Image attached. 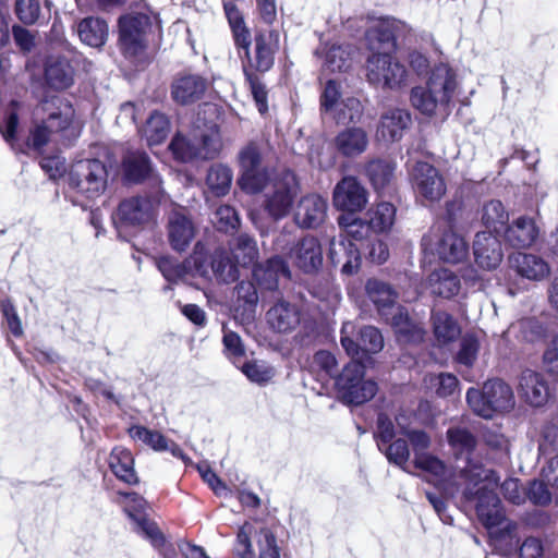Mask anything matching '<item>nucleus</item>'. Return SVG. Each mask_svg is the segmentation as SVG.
Instances as JSON below:
<instances>
[{
    "instance_id": "15",
    "label": "nucleus",
    "mask_w": 558,
    "mask_h": 558,
    "mask_svg": "<svg viewBox=\"0 0 558 558\" xmlns=\"http://www.w3.org/2000/svg\"><path fill=\"white\" fill-rule=\"evenodd\" d=\"M253 526L243 524L236 535L234 551L240 558H280V551L275 535L267 529H262L255 535V546L251 542Z\"/></svg>"
},
{
    "instance_id": "49",
    "label": "nucleus",
    "mask_w": 558,
    "mask_h": 558,
    "mask_svg": "<svg viewBox=\"0 0 558 558\" xmlns=\"http://www.w3.org/2000/svg\"><path fill=\"white\" fill-rule=\"evenodd\" d=\"M194 137L199 150L201 159H213L221 150V137L216 124L208 126L201 133H194Z\"/></svg>"
},
{
    "instance_id": "9",
    "label": "nucleus",
    "mask_w": 558,
    "mask_h": 558,
    "mask_svg": "<svg viewBox=\"0 0 558 558\" xmlns=\"http://www.w3.org/2000/svg\"><path fill=\"white\" fill-rule=\"evenodd\" d=\"M320 110L337 124L360 122L364 107L361 100L351 95H344L336 81L329 80L320 96Z\"/></svg>"
},
{
    "instance_id": "31",
    "label": "nucleus",
    "mask_w": 558,
    "mask_h": 558,
    "mask_svg": "<svg viewBox=\"0 0 558 558\" xmlns=\"http://www.w3.org/2000/svg\"><path fill=\"white\" fill-rule=\"evenodd\" d=\"M539 227L534 218L521 216L512 221L505 231L506 241L513 247H529L537 240Z\"/></svg>"
},
{
    "instance_id": "38",
    "label": "nucleus",
    "mask_w": 558,
    "mask_h": 558,
    "mask_svg": "<svg viewBox=\"0 0 558 558\" xmlns=\"http://www.w3.org/2000/svg\"><path fill=\"white\" fill-rule=\"evenodd\" d=\"M236 299L234 315L242 323H250L255 318L258 303V293L252 281H241L235 287Z\"/></svg>"
},
{
    "instance_id": "28",
    "label": "nucleus",
    "mask_w": 558,
    "mask_h": 558,
    "mask_svg": "<svg viewBox=\"0 0 558 558\" xmlns=\"http://www.w3.org/2000/svg\"><path fill=\"white\" fill-rule=\"evenodd\" d=\"M411 33V27L402 21L393 17H385L369 31L371 40L375 39L383 45V51L391 52L396 49V41L399 38L407 37Z\"/></svg>"
},
{
    "instance_id": "43",
    "label": "nucleus",
    "mask_w": 558,
    "mask_h": 558,
    "mask_svg": "<svg viewBox=\"0 0 558 558\" xmlns=\"http://www.w3.org/2000/svg\"><path fill=\"white\" fill-rule=\"evenodd\" d=\"M109 468L112 473L122 482L132 485L138 482L134 470V459L132 453L122 447L112 449L109 459Z\"/></svg>"
},
{
    "instance_id": "36",
    "label": "nucleus",
    "mask_w": 558,
    "mask_h": 558,
    "mask_svg": "<svg viewBox=\"0 0 558 558\" xmlns=\"http://www.w3.org/2000/svg\"><path fill=\"white\" fill-rule=\"evenodd\" d=\"M206 90V81L196 74H186L173 81L171 95L173 99L182 105L191 104L201 99Z\"/></svg>"
},
{
    "instance_id": "52",
    "label": "nucleus",
    "mask_w": 558,
    "mask_h": 558,
    "mask_svg": "<svg viewBox=\"0 0 558 558\" xmlns=\"http://www.w3.org/2000/svg\"><path fill=\"white\" fill-rule=\"evenodd\" d=\"M169 128V121L165 114L151 113L143 129L147 144L154 146L162 143L168 136Z\"/></svg>"
},
{
    "instance_id": "32",
    "label": "nucleus",
    "mask_w": 558,
    "mask_h": 558,
    "mask_svg": "<svg viewBox=\"0 0 558 558\" xmlns=\"http://www.w3.org/2000/svg\"><path fill=\"white\" fill-rule=\"evenodd\" d=\"M385 320L393 328L399 342L418 343L423 341L425 336L424 328L409 317V313L404 307L399 306L389 316V319Z\"/></svg>"
},
{
    "instance_id": "20",
    "label": "nucleus",
    "mask_w": 558,
    "mask_h": 558,
    "mask_svg": "<svg viewBox=\"0 0 558 558\" xmlns=\"http://www.w3.org/2000/svg\"><path fill=\"white\" fill-rule=\"evenodd\" d=\"M123 175L130 183H141L146 181L150 191L161 187V179L155 172L148 156L142 151L128 154L123 159Z\"/></svg>"
},
{
    "instance_id": "21",
    "label": "nucleus",
    "mask_w": 558,
    "mask_h": 558,
    "mask_svg": "<svg viewBox=\"0 0 558 558\" xmlns=\"http://www.w3.org/2000/svg\"><path fill=\"white\" fill-rule=\"evenodd\" d=\"M327 201L318 194H307L299 201L294 222L302 229H316L327 217Z\"/></svg>"
},
{
    "instance_id": "22",
    "label": "nucleus",
    "mask_w": 558,
    "mask_h": 558,
    "mask_svg": "<svg viewBox=\"0 0 558 558\" xmlns=\"http://www.w3.org/2000/svg\"><path fill=\"white\" fill-rule=\"evenodd\" d=\"M290 258L305 274L318 271L323 265V250L318 239L313 235L302 238L291 248Z\"/></svg>"
},
{
    "instance_id": "17",
    "label": "nucleus",
    "mask_w": 558,
    "mask_h": 558,
    "mask_svg": "<svg viewBox=\"0 0 558 558\" xmlns=\"http://www.w3.org/2000/svg\"><path fill=\"white\" fill-rule=\"evenodd\" d=\"M151 26L148 15L138 13L120 17L119 43L126 57H135L143 52L147 45L146 35Z\"/></svg>"
},
{
    "instance_id": "27",
    "label": "nucleus",
    "mask_w": 558,
    "mask_h": 558,
    "mask_svg": "<svg viewBox=\"0 0 558 558\" xmlns=\"http://www.w3.org/2000/svg\"><path fill=\"white\" fill-rule=\"evenodd\" d=\"M473 253L476 264L487 270L495 269L502 260L501 243L490 231L476 233Z\"/></svg>"
},
{
    "instance_id": "2",
    "label": "nucleus",
    "mask_w": 558,
    "mask_h": 558,
    "mask_svg": "<svg viewBox=\"0 0 558 558\" xmlns=\"http://www.w3.org/2000/svg\"><path fill=\"white\" fill-rule=\"evenodd\" d=\"M47 116L31 131L27 145L37 153L51 142L70 144L81 133L82 122L77 119L73 105L64 97L52 96L40 105Z\"/></svg>"
},
{
    "instance_id": "24",
    "label": "nucleus",
    "mask_w": 558,
    "mask_h": 558,
    "mask_svg": "<svg viewBox=\"0 0 558 558\" xmlns=\"http://www.w3.org/2000/svg\"><path fill=\"white\" fill-rule=\"evenodd\" d=\"M446 439L456 459H465V465L460 469L459 477L471 464H476L470 459L477 446L476 436L466 427L460 424L451 425L446 432Z\"/></svg>"
},
{
    "instance_id": "50",
    "label": "nucleus",
    "mask_w": 558,
    "mask_h": 558,
    "mask_svg": "<svg viewBox=\"0 0 558 558\" xmlns=\"http://www.w3.org/2000/svg\"><path fill=\"white\" fill-rule=\"evenodd\" d=\"M368 227L376 233L388 231L395 222L396 208L391 203L380 202L368 210Z\"/></svg>"
},
{
    "instance_id": "59",
    "label": "nucleus",
    "mask_w": 558,
    "mask_h": 558,
    "mask_svg": "<svg viewBox=\"0 0 558 558\" xmlns=\"http://www.w3.org/2000/svg\"><path fill=\"white\" fill-rule=\"evenodd\" d=\"M214 223L219 231L234 232L240 226L236 210L229 205L219 206L214 214Z\"/></svg>"
},
{
    "instance_id": "14",
    "label": "nucleus",
    "mask_w": 558,
    "mask_h": 558,
    "mask_svg": "<svg viewBox=\"0 0 558 558\" xmlns=\"http://www.w3.org/2000/svg\"><path fill=\"white\" fill-rule=\"evenodd\" d=\"M422 246L424 252L437 254L441 260L447 263L462 262L469 253L465 240L451 229L433 230L422 239Z\"/></svg>"
},
{
    "instance_id": "64",
    "label": "nucleus",
    "mask_w": 558,
    "mask_h": 558,
    "mask_svg": "<svg viewBox=\"0 0 558 558\" xmlns=\"http://www.w3.org/2000/svg\"><path fill=\"white\" fill-rule=\"evenodd\" d=\"M538 450L543 456L558 454V426L547 424L542 429Z\"/></svg>"
},
{
    "instance_id": "11",
    "label": "nucleus",
    "mask_w": 558,
    "mask_h": 558,
    "mask_svg": "<svg viewBox=\"0 0 558 558\" xmlns=\"http://www.w3.org/2000/svg\"><path fill=\"white\" fill-rule=\"evenodd\" d=\"M366 76L369 84L397 90L407 84L408 71L391 52L380 51L367 59Z\"/></svg>"
},
{
    "instance_id": "1",
    "label": "nucleus",
    "mask_w": 558,
    "mask_h": 558,
    "mask_svg": "<svg viewBox=\"0 0 558 558\" xmlns=\"http://www.w3.org/2000/svg\"><path fill=\"white\" fill-rule=\"evenodd\" d=\"M462 481L460 490L464 500L476 501L477 518L489 531L495 548L508 555L518 543L517 524L507 520L501 501L495 493L499 476L482 464H471L463 471Z\"/></svg>"
},
{
    "instance_id": "26",
    "label": "nucleus",
    "mask_w": 558,
    "mask_h": 558,
    "mask_svg": "<svg viewBox=\"0 0 558 558\" xmlns=\"http://www.w3.org/2000/svg\"><path fill=\"white\" fill-rule=\"evenodd\" d=\"M328 257L333 266H341V274L345 276L356 274L361 266L359 247L343 238H333L330 241Z\"/></svg>"
},
{
    "instance_id": "56",
    "label": "nucleus",
    "mask_w": 558,
    "mask_h": 558,
    "mask_svg": "<svg viewBox=\"0 0 558 558\" xmlns=\"http://www.w3.org/2000/svg\"><path fill=\"white\" fill-rule=\"evenodd\" d=\"M424 381L441 398L452 396L459 388L458 378L450 373L430 374L425 376Z\"/></svg>"
},
{
    "instance_id": "19",
    "label": "nucleus",
    "mask_w": 558,
    "mask_h": 558,
    "mask_svg": "<svg viewBox=\"0 0 558 558\" xmlns=\"http://www.w3.org/2000/svg\"><path fill=\"white\" fill-rule=\"evenodd\" d=\"M413 187L427 202H437L446 193V184L439 171L428 162H417L412 170Z\"/></svg>"
},
{
    "instance_id": "54",
    "label": "nucleus",
    "mask_w": 558,
    "mask_h": 558,
    "mask_svg": "<svg viewBox=\"0 0 558 558\" xmlns=\"http://www.w3.org/2000/svg\"><path fill=\"white\" fill-rule=\"evenodd\" d=\"M170 149L174 158L183 162L201 159L194 136L189 138L180 134L175 135L170 143Z\"/></svg>"
},
{
    "instance_id": "63",
    "label": "nucleus",
    "mask_w": 558,
    "mask_h": 558,
    "mask_svg": "<svg viewBox=\"0 0 558 558\" xmlns=\"http://www.w3.org/2000/svg\"><path fill=\"white\" fill-rule=\"evenodd\" d=\"M14 11L23 24L33 25L40 15L39 0H15Z\"/></svg>"
},
{
    "instance_id": "51",
    "label": "nucleus",
    "mask_w": 558,
    "mask_h": 558,
    "mask_svg": "<svg viewBox=\"0 0 558 558\" xmlns=\"http://www.w3.org/2000/svg\"><path fill=\"white\" fill-rule=\"evenodd\" d=\"M231 255L241 267L254 264L258 257L256 241L247 234H240L231 244Z\"/></svg>"
},
{
    "instance_id": "48",
    "label": "nucleus",
    "mask_w": 558,
    "mask_h": 558,
    "mask_svg": "<svg viewBox=\"0 0 558 558\" xmlns=\"http://www.w3.org/2000/svg\"><path fill=\"white\" fill-rule=\"evenodd\" d=\"M393 171V165L381 159L372 160L366 166V174L377 192H385L390 187Z\"/></svg>"
},
{
    "instance_id": "34",
    "label": "nucleus",
    "mask_w": 558,
    "mask_h": 558,
    "mask_svg": "<svg viewBox=\"0 0 558 558\" xmlns=\"http://www.w3.org/2000/svg\"><path fill=\"white\" fill-rule=\"evenodd\" d=\"M192 265L198 276L204 278L209 277V270L205 259L196 254L184 264H180L169 257H160L157 260V268L169 282H177L182 279L186 272V267H191Z\"/></svg>"
},
{
    "instance_id": "45",
    "label": "nucleus",
    "mask_w": 558,
    "mask_h": 558,
    "mask_svg": "<svg viewBox=\"0 0 558 558\" xmlns=\"http://www.w3.org/2000/svg\"><path fill=\"white\" fill-rule=\"evenodd\" d=\"M232 180V169L228 165L218 162L208 168L205 185L214 196L221 197L229 193Z\"/></svg>"
},
{
    "instance_id": "8",
    "label": "nucleus",
    "mask_w": 558,
    "mask_h": 558,
    "mask_svg": "<svg viewBox=\"0 0 558 558\" xmlns=\"http://www.w3.org/2000/svg\"><path fill=\"white\" fill-rule=\"evenodd\" d=\"M364 375V365L355 360L349 362L337 375L335 387L343 402L359 405L376 395L377 384L372 379H365Z\"/></svg>"
},
{
    "instance_id": "41",
    "label": "nucleus",
    "mask_w": 558,
    "mask_h": 558,
    "mask_svg": "<svg viewBox=\"0 0 558 558\" xmlns=\"http://www.w3.org/2000/svg\"><path fill=\"white\" fill-rule=\"evenodd\" d=\"M76 33L86 46L100 48L108 39L109 28L105 20L88 16L76 24Z\"/></svg>"
},
{
    "instance_id": "23",
    "label": "nucleus",
    "mask_w": 558,
    "mask_h": 558,
    "mask_svg": "<svg viewBox=\"0 0 558 558\" xmlns=\"http://www.w3.org/2000/svg\"><path fill=\"white\" fill-rule=\"evenodd\" d=\"M518 391L527 404L535 408L546 404L550 397V389L544 375L532 369L521 373Z\"/></svg>"
},
{
    "instance_id": "25",
    "label": "nucleus",
    "mask_w": 558,
    "mask_h": 558,
    "mask_svg": "<svg viewBox=\"0 0 558 558\" xmlns=\"http://www.w3.org/2000/svg\"><path fill=\"white\" fill-rule=\"evenodd\" d=\"M168 239L174 251L183 252L195 235V227L183 208L173 209L168 216Z\"/></svg>"
},
{
    "instance_id": "57",
    "label": "nucleus",
    "mask_w": 558,
    "mask_h": 558,
    "mask_svg": "<svg viewBox=\"0 0 558 558\" xmlns=\"http://www.w3.org/2000/svg\"><path fill=\"white\" fill-rule=\"evenodd\" d=\"M130 518L136 523V531L156 548H161L165 545V537L159 530L158 525L145 517V514L135 515L130 512Z\"/></svg>"
},
{
    "instance_id": "18",
    "label": "nucleus",
    "mask_w": 558,
    "mask_h": 558,
    "mask_svg": "<svg viewBox=\"0 0 558 558\" xmlns=\"http://www.w3.org/2000/svg\"><path fill=\"white\" fill-rule=\"evenodd\" d=\"M332 202L337 209L353 214L365 208L368 193L356 178L344 177L333 189Z\"/></svg>"
},
{
    "instance_id": "60",
    "label": "nucleus",
    "mask_w": 558,
    "mask_h": 558,
    "mask_svg": "<svg viewBox=\"0 0 558 558\" xmlns=\"http://www.w3.org/2000/svg\"><path fill=\"white\" fill-rule=\"evenodd\" d=\"M244 76L258 111L262 114L266 113L268 111V92L265 84L256 73H251L247 70Z\"/></svg>"
},
{
    "instance_id": "47",
    "label": "nucleus",
    "mask_w": 558,
    "mask_h": 558,
    "mask_svg": "<svg viewBox=\"0 0 558 558\" xmlns=\"http://www.w3.org/2000/svg\"><path fill=\"white\" fill-rule=\"evenodd\" d=\"M240 265L233 259L232 255H230L227 251L219 248L216 250L211 256L210 269L215 277L225 283L235 281L239 274ZM207 268H209L207 266Z\"/></svg>"
},
{
    "instance_id": "33",
    "label": "nucleus",
    "mask_w": 558,
    "mask_h": 558,
    "mask_svg": "<svg viewBox=\"0 0 558 558\" xmlns=\"http://www.w3.org/2000/svg\"><path fill=\"white\" fill-rule=\"evenodd\" d=\"M365 290L384 319H389V316L399 307L396 304L397 292L388 283L378 279H368Z\"/></svg>"
},
{
    "instance_id": "40",
    "label": "nucleus",
    "mask_w": 558,
    "mask_h": 558,
    "mask_svg": "<svg viewBox=\"0 0 558 558\" xmlns=\"http://www.w3.org/2000/svg\"><path fill=\"white\" fill-rule=\"evenodd\" d=\"M509 260L520 276L530 280H542L549 274L548 264L533 254L514 253Z\"/></svg>"
},
{
    "instance_id": "3",
    "label": "nucleus",
    "mask_w": 558,
    "mask_h": 558,
    "mask_svg": "<svg viewBox=\"0 0 558 558\" xmlns=\"http://www.w3.org/2000/svg\"><path fill=\"white\" fill-rule=\"evenodd\" d=\"M457 85L454 71L441 63L434 68L426 86H415L411 89L410 102L423 116L446 117L449 114V105Z\"/></svg>"
},
{
    "instance_id": "42",
    "label": "nucleus",
    "mask_w": 558,
    "mask_h": 558,
    "mask_svg": "<svg viewBox=\"0 0 558 558\" xmlns=\"http://www.w3.org/2000/svg\"><path fill=\"white\" fill-rule=\"evenodd\" d=\"M427 288L435 295L450 299L459 293L461 284L459 277L453 271L439 268L428 276Z\"/></svg>"
},
{
    "instance_id": "4",
    "label": "nucleus",
    "mask_w": 558,
    "mask_h": 558,
    "mask_svg": "<svg viewBox=\"0 0 558 558\" xmlns=\"http://www.w3.org/2000/svg\"><path fill=\"white\" fill-rule=\"evenodd\" d=\"M414 465L427 474V481L432 482L440 492H426V498L433 506L439 519L451 524L452 518L447 512V499L453 498L463 485V481L458 476H451L445 462L439 458L427 453L420 454L414 459Z\"/></svg>"
},
{
    "instance_id": "61",
    "label": "nucleus",
    "mask_w": 558,
    "mask_h": 558,
    "mask_svg": "<svg viewBox=\"0 0 558 558\" xmlns=\"http://www.w3.org/2000/svg\"><path fill=\"white\" fill-rule=\"evenodd\" d=\"M241 371L251 381L256 384H265L275 375L274 368L262 361L246 362L242 365Z\"/></svg>"
},
{
    "instance_id": "13",
    "label": "nucleus",
    "mask_w": 558,
    "mask_h": 558,
    "mask_svg": "<svg viewBox=\"0 0 558 558\" xmlns=\"http://www.w3.org/2000/svg\"><path fill=\"white\" fill-rule=\"evenodd\" d=\"M340 343L348 355L356 357L361 352L375 354L383 350L384 338L378 328L364 326L357 330L352 322L343 323Z\"/></svg>"
},
{
    "instance_id": "44",
    "label": "nucleus",
    "mask_w": 558,
    "mask_h": 558,
    "mask_svg": "<svg viewBox=\"0 0 558 558\" xmlns=\"http://www.w3.org/2000/svg\"><path fill=\"white\" fill-rule=\"evenodd\" d=\"M430 322L435 339L439 344L453 342L461 333L458 322L447 312L433 311Z\"/></svg>"
},
{
    "instance_id": "62",
    "label": "nucleus",
    "mask_w": 558,
    "mask_h": 558,
    "mask_svg": "<svg viewBox=\"0 0 558 558\" xmlns=\"http://www.w3.org/2000/svg\"><path fill=\"white\" fill-rule=\"evenodd\" d=\"M350 66L349 53L341 46H331L325 56L324 68L330 72H342Z\"/></svg>"
},
{
    "instance_id": "46",
    "label": "nucleus",
    "mask_w": 558,
    "mask_h": 558,
    "mask_svg": "<svg viewBox=\"0 0 558 558\" xmlns=\"http://www.w3.org/2000/svg\"><path fill=\"white\" fill-rule=\"evenodd\" d=\"M504 335L507 339L515 338L519 342L534 343L544 338L545 328L534 318H523L511 324Z\"/></svg>"
},
{
    "instance_id": "29",
    "label": "nucleus",
    "mask_w": 558,
    "mask_h": 558,
    "mask_svg": "<svg viewBox=\"0 0 558 558\" xmlns=\"http://www.w3.org/2000/svg\"><path fill=\"white\" fill-rule=\"evenodd\" d=\"M411 123V113L407 109L389 108L381 114L377 132L383 140L397 142Z\"/></svg>"
},
{
    "instance_id": "5",
    "label": "nucleus",
    "mask_w": 558,
    "mask_h": 558,
    "mask_svg": "<svg viewBox=\"0 0 558 558\" xmlns=\"http://www.w3.org/2000/svg\"><path fill=\"white\" fill-rule=\"evenodd\" d=\"M108 171L98 159H81L71 165L68 184L74 193L72 203L86 208L87 202L99 197L107 187Z\"/></svg>"
},
{
    "instance_id": "16",
    "label": "nucleus",
    "mask_w": 558,
    "mask_h": 558,
    "mask_svg": "<svg viewBox=\"0 0 558 558\" xmlns=\"http://www.w3.org/2000/svg\"><path fill=\"white\" fill-rule=\"evenodd\" d=\"M279 49V33L274 29H260L254 38V51L242 59L243 73H265L275 63V56Z\"/></svg>"
},
{
    "instance_id": "53",
    "label": "nucleus",
    "mask_w": 558,
    "mask_h": 558,
    "mask_svg": "<svg viewBox=\"0 0 558 558\" xmlns=\"http://www.w3.org/2000/svg\"><path fill=\"white\" fill-rule=\"evenodd\" d=\"M482 221L488 229L498 232L508 221V213L500 201H489L483 206Z\"/></svg>"
},
{
    "instance_id": "58",
    "label": "nucleus",
    "mask_w": 558,
    "mask_h": 558,
    "mask_svg": "<svg viewBox=\"0 0 558 558\" xmlns=\"http://www.w3.org/2000/svg\"><path fill=\"white\" fill-rule=\"evenodd\" d=\"M480 348L478 339L474 335L466 333L461 339L460 349L456 356L457 362L466 367H472L477 359Z\"/></svg>"
},
{
    "instance_id": "55",
    "label": "nucleus",
    "mask_w": 558,
    "mask_h": 558,
    "mask_svg": "<svg viewBox=\"0 0 558 558\" xmlns=\"http://www.w3.org/2000/svg\"><path fill=\"white\" fill-rule=\"evenodd\" d=\"M129 434L134 440L142 441L155 451H166L168 449V439L157 430L135 425L129 429Z\"/></svg>"
},
{
    "instance_id": "7",
    "label": "nucleus",
    "mask_w": 558,
    "mask_h": 558,
    "mask_svg": "<svg viewBox=\"0 0 558 558\" xmlns=\"http://www.w3.org/2000/svg\"><path fill=\"white\" fill-rule=\"evenodd\" d=\"M262 191H264L265 211L272 219L280 220L290 214L299 196L300 184L292 171L284 170L271 180L268 179Z\"/></svg>"
},
{
    "instance_id": "6",
    "label": "nucleus",
    "mask_w": 558,
    "mask_h": 558,
    "mask_svg": "<svg viewBox=\"0 0 558 558\" xmlns=\"http://www.w3.org/2000/svg\"><path fill=\"white\" fill-rule=\"evenodd\" d=\"M465 399L472 412L486 420L510 412L515 405L511 386L499 378L486 380L481 389L469 388Z\"/></svg>"
},
{
    "instance_id": "37",
    "label": "nucleus",
    "mask_w": 558,
    "mask_h": 558,
    "mask_svg": "<svg viewBox=\"0 0 558 558\" xmlns=\"http://www.w3.org/2000/svg\"><path fill=\"white\" fill-rule=\"evenodd\" d=\"M335 146L341 155L354 157L366 150L368 146V135L362 128H347L336 136Z\"/></svg>"
},
{
    "instance_id": "35",
    "label": "nucleus",
    "mask_w": 558,
    "mask_h": 558,
    "mask_svg": "<svg viewBox=\"0 0 558 558\" xmlns=\"http://www.w3.org/2000/svg\"><path fill=\"white\" fill-rule=\"evenodd\" d=\"M253 277L266 290H275L281 277L290 278V269L280 256H274L265 264L255 266Z\"/></svg>"
},
{
    "instance_id": "12",
    "label": "nucleus",
    "mask_w": 558,
    "mask_h": 558,
    "mask_svg": "<svg viewBox=\"0 0 558 558\" xmlns=\"http://www.w3.org/2000/svg\"><path fill=\"white\" fill-rule=\"evenodd\" d=\"M166 199L162 189L150 191L148 196H136L120 203L114 223L125 226H145L151 223L157 215L158 206Z\"/></svg>"
},
{
    "instance_id": "10",
    "label": "nucleus",
    "mask_w": 558,
    "mask_h": 558,
    "mask_svg": "<svg viewBox=\"0 0 558 558\" xmlns=\"http://www.w3.org/2000/svg\"><path fill=\"white\" fill-rule=\"evenodd\" d=\"M238 160L241 189L251 194L262 192L269 179L263 146L257 142L247 143L239 151Z\"/></svg>"
},
{
    "instance_id": "39",
    "label": "nucleus",
    "mask_w": 558,
    "mask_h": 558,
    "mask_svg": "<svg viewBox=\"0 0 558 558\" xmlns=\"http://www.w3.org/2000/svg\"><path fill=\"white\" fill-rule=\"evenodd\" d=\"M45 78L54 89H65L73 84L74 70L64 57H50L46 62Z\"/></svg>"
},
{
    "instance_id": "30",
    "label": "nucleus",
    "mask_w": 558,
    "mask_h": 558,
    "mask_svg": "<svg viewBox=\"0 0 558 558\" xmlns=\"http://www.w3.org/2000/svg\"><path fill=\"white\" fill-rule=\"evenodd\" d=\"M269 327L277 332H290L300 324V311L295 304L277 301L266 313Z\"/></svg>"
}]
</instances>
